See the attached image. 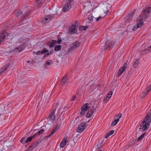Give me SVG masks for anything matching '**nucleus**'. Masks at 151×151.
<instances>
[{"instance_id": "obj_1", "label": "nucleus", "mask_w": 151, "mask_h": 151, "mask_svg": "<svg viewBox=\"0 0 151 151\" xmlns=\"http://www.w3.org/2000/svg\"><path fill=\"white\" fill-rule=\"evenodd\" d=\"M60 103V101H58L56 104H54L52 107V112L49 116V117L50 118V120L52 121H54L55 119V111L57 109L58 110L60 109V108L58 107Z\"/></svg>"}, {"instance_id": "obj_2", "label": "nucleus", "mask_w": 151, "mask_h": 151, "mask_svg": "<svg viewBox=\"0 0 151 151\" xmlns=\"http://www.w3.org/2000/svg\"><path fill=\"white\" fill-rule=\"evenodd\" d=\"M146 119H144L142 122H141L140 125L139 129H143V131H145L147 130L149 127L150 124L149 122H147L146 121Z\"/></svg>"}, {"instance_id": "obj_3", "label": "nucleus", "mask_w": 151, "mask_h": 151, "mask_svg": "<svg viewBox=\"0 0 151 151\" xmlns=\"http://www.w3.org/2000/svg\"><path fill=\"white\" fill-rule=\"evenodd\" d=\"M151 13V7H149L142 11L140 14V16H142V19H145L147 17L148 14Z\"/></svg>"}, {"instance_id": "obj_4", "label": "nucleus", "mask_w": 151, "mask_h": 151, "mask_svg": "<svg viewBox=\"0 0 151 151\" xmlns=\"http://www.w3.org/2000/svg\"><path fill=\"white\" fill-rule=\"evenodd\" d=\"M89 104L88 103H86L83 105L81 107V111L80 112V114L81 116L84 115L86 111L88 110L89 107Z\"/></svg>"}, {"instance_id": "obj_5", "label": "nucleus", "mask_w": 151, "mask_h": 151, "mask_svg": "<svg viewBox=\"0 0 151 151\" xmlns=\"http://www.w3.org/2000/svg\"><path fill=\"white\" fill-rule=\"evenodd\" d=\"M115 44V43L112 41L107 40L106 42V44L104 47V49L106 50L108 48L111 49Z\"/></svg>"}, {"instance_id": "obj_6", "label": "nucleus", "mask_w": 151, "mask_h": 151, "mask_svg": "<svg viewBox=\"0 0 151 151\" xmlns=\"http://www.w3.org/2000/svg\"><path fill=\"white\" fill-rule=\"evenodd\" d=\"M86 127V123L84 122H82L78 126L77 132L81 133L83 131Z\"/></svg>"}, {"instance_id": "obj_7", "label": "nucleus", "mask_w": 151, "mask_h": 151, "mask_svg": "<svg viewBox=\"0 0 151 151\" xmlns=\"http://www.w3.org/2000/svg\"><path fill=\"white\" fill-rule=\"evenodd\" d=\"M127 66V63H124L122 67L119 70L118 72V76H119L126 69Z\"/></svg>"}, {"instance_id": "obj_8", "label": "nucleus", "mask_w": 151, "mask_h": 151, "mask_svg": "<svg viewBox=\"0 0 151 151\" xmlns=\"http://www.w3.org/2000/svg\"><path fill=\"white\" fill-rule=\"evenodd\" d=\"M8 36V33L5 31H2L0 34V43L4 41L6 36Z\"/></svg>"}, {"instance_id": "obj_9", "label": "nucleus", "mask_w": 151, "mask_h": 151, "mask_svg": "<svg viewBox=\"0 0 151 151\" xmlns=\"http://www.w3.org/2000/svg\"><path fill=\"white\" fill-rule=\"evenodd\" d=\"M80 45V42L78 41H76L74 42L71 45L70 47L69 48L70 50L71 51L73 49L78 47Z\"/></svg>"}, {"instance_id": "obj_10", "label": "nucleus", "mask_w": 151, "mask_h": 151, "mask_svg": "<svg viewBox=\"0 0 151 151\" xmlns=\"http://www.w3.org/2000/svg\"><path fill=\"white\" fill-rule=\"evenodd\" d=\"M134 15V13H132L128 14V15L127 16L124 18L126 22L128 23L130 22V21H132Z\"/></svg>"}, {"instance_id": "obj_11", "label": "nucleus", "mask_w": 151, "mask_h": 151, "mask_svg": "<svg viewBox=\"0 0 151 151\" xmlns=\"http://www.w3.org/2000/svg\"><path fill=\"white\" fill-rule=\"evenodd\" d=\"M94 106H92L91 107V109L90 111H88L87 112L86 114V117L89 118L91 117L92 114L94 112Z\"/></svg>"}, {"instance_id": "obj_12", "label": "nucleus", "mask_w": 151, "mask_h": 151, "mask_svg": "<svg viewBox=\"0 0 151 151\" xmlns=\"http://www.w3.org/2000/svg\"><path fill=\"white\" fill-rule=\"evenodd\" d=\"M69 29L71 34L76 33L77 32L76 26L75 25L70 26Z\"/></svg>"}, {"instance_id": "obj_13", "label": "nucleus", "mask_w": 151, "mask_h": 151, "mask_svg": "<svg viewBox=\"0 0 151 151\" xmlns=\"http://www.w3.org/2000/svg\"><path fill=\"white\" fill-rule=\"evenodd\" d=\"M68 79L66 76H64L61 80L60 84L62 86H64L68 83Z\"/></svg>"}, {"instance_id": "obj_14", "label": "nucleus", "mask_w": 151, "mask_h": 151, "mask_svg": "<svg viewBox=\"0 0 151 151\" xmlns=\"http://www.w3.org/2000/svg\"><path fill=\"white\" fill-rule=\"evenodd\" d=\"M68 142V140L67 138H64L61 142L60 146L62 148Z\"/></svg>"}, {"instance_id": "obj_15", "label": "nucleus", "mask_w": 151, "mask_h": 151, "mask_svg": "<svg viewBox=\"0 0 151 151\" xmlns=\"http://www.w3.org/2000/svg\"><path fill=\"white\" fill-rule=\"evenodd\" d=\"M140 17V19H139V21L137 23V27L140 28L141 27L143 24V20L145 19H142L143 17L141 16Z\"/></svg>"}, {"instance_id": "obj_16", "label": "nucleus", "mask_w": 151, "mask_h": 151, "mask_svg": "<svg viewBox=\"0 0 151 151\" xmlns=\"http://www.w3.org/2000/svg\"><path fill=\"white\" fill-rule=\"evenodd\" d=\"M71 8L70 4L68 3L65 5L63 7V10L64 12L69 10Z\"/></svg>"}, {"instance_id": "obj_17", "label": "nucleus", "mask_w": 151, "mask_h": 151, "mask_svg": "<svg viewBox=\"0 0 151 151\" xmlns=\"http://www.w3.org/2000/svg\"><path fill=\"white\" fill-rule=\"evenodd\" d=\"M31 12L30 10L27 12L25 13L24 15L22 17V19L23 21L26 19L27 17H28L30 14Z\"/></svg>"}, {"instance_id": "obj_18", "label": "nucleus", "mask_w": 151, "mask_h": 151, "mask_svg": "<svg viewBox=\"0 0 151 151\" xmlns=\"http://www.w3.org/2000/svg\"><path fill=\"white\" fill-rule=\"evenodd\" d=\"M50 20L51 18L50 17H48V18H47L45 17L41 19V22L44 23H46L48 22L49 20Z\"/></svg>"}, {"instance_id": "obj_19", "label": "nucleus", "mask_w": 151, "mask_h": 151, "mask_svg": "<svg viewBox=\"0 0 151 151\" xmlns=\"http://www.w3.org/2000/svg\"><path fill=\"white\" fill-rule=\"evenodd\" d=\"M9 66V65L8 64L7 65L4 66L2 67L0 70V73H1L4 72L5 70H6Z\"/></svg>"}, {"instance_id": "obj_20", "label": "nucleus", "mask_w": 151, "mask_h": 151, "mask_svg": "<svg viewBox=\"0 0 151 151\" xmlns=\"http://www.w3.org/2000/svg\"><path fill=\"white\" fill-rule=\"evenodd\" d=\"M36 134H34L32 136L28 137L26 141L25 142L27 144H29V142H30L32 139H35L36 137Z\"/></svg>"}, {"instance_id": "obj_21", "label": "nucleus", "mask_w": 151, "mask_h": 151, "mask_svg": "<svg viewBox=\"0 0 151 151\" xmlns=\"http://www.w3.org/2000/svg\"><path fill=\"white\" fill-rule=\"evenodd\" d=\"M147 119L146 120V121L147 122H149L150 124L151 122V115L149 113H148L146 117H145L144 119Z\"/></svg>"}, {"instance_id": "obj_22", "label": "nucleus", "mask_w": 151, "mask_h": 151, "mask_svg": "<svg viewBox=\"0 0 151 151\" xmlns=\"http://www.w3.org/2000/svg\"><path fill=\"white\" fill-rule=\"evenodd\" d=\"M37 146V145H36L35 143H32L31 145L28 149V150L29 151H32Z\"/></svg>"}, {"instance_id": "obj_23", "label": "nucleus", "mask_w": 151, "mask_h": 151, "mask_svg": "<svg viewBox=\"0 0 151 151\" xmlns=\"http://www.w3.org/2000/svg\"><path fill=\"white\" fill-rule=\"evenodd\" d=\"M48 61L50 62H45L44 64V67L45 68H47L49 65H51V64L53 62L51 60H49Z\"/></svg>"}, {"instance_id": "obj_24", "label": "nucleus", "mask_w": 151, "mask_h": 151, "mask_svg": "<svg viewBox=\"0 0 151 151\" xmlns=\"http://www.w3.org/2000/svg\"><path fill=\"white\" fill-rule=\"evenodd\" d=\"M114 132V131L113 130H111L108 133H107L106 134H105V138H108V136H110Z\"/></svg>"}, {"instance_id": "obj_25", "label": "nucleus", "mask_w": 151, "mask_h": 151, "mask_svg": "<svg viewBox=\"0 0 151 151\" xmlns=\"http://www.w3.org/2000/svg\"><path fill=\"white\" fill-rule=\"evenodd\" d=\"M45 131V129H42L40 130L37 132H36V133L35 134H36V137L38 135H40L41 134H43V132Z\"/></svg>"}, {"instance_id": "obj_26", "label": "nucleus", "mask_w": 151, "mask_h": 151, "mask_svg": "<svg viewBox=\"0 0 151 151\" xmlns=\"http://www.w3.org/2000/svg\"><path fill=\"white\" fill-rule=\"evenodd\" d=\"M119 121V118L115 119L111 123V126H115L116 124Z\"/></svg>"}, {"instance_id": "obj_27", "label": "nucleus", "mask_w": 151, "mask_h": 151, "mask_svg": "<svg viewBox=\"0 0 151 151\" xmlns=\"http://www.w3.org/2000/svg\"><path fill=\"white\" fill-rule=\"evenodd\" d=\"M56 42L54 40H52V43H50V44L49 45V46L50 48L53 47L55 46L56 44Z\"/></svg>"}, {"instance_id": "obj_28", "label": "nucleus", "mask_w": 151, "mask_h": 151, "mask_svg": "<svg viewBox=\"0 0 151 151\" xmlns=\"http://www.w3.org/2000/svg\"><path fill=\"white\" fill-rule=\"evenodd\" d=\"M104 142V140L103 139L101 140L100 139L99 141V145H98L97 147V148H99L102 145V144Z\"/></svg>"}, {"instance_id": "obj_29", "label": "nucleus", "mask_w": 151, "mask_h": 151, "mask_svg": "<svg viewBox=\"0 0 151 151\" xmlns=\"http://www.w3.org/2000/svg\"><path fill=\"white\" fill-rule=\"evenodd\" d=\"M25 44V42H23L21 45L18 46L19 47V48L20 50V51H23L24 48V45Z\"/></svg>"}, {"instance_id": "obj_30", "label": "nucleus", "mask_w": 151, "mask_h": 151, "mask_svg": "<svg viewBox=\"0 0 151 151\" xmlns=\"http://www.w3.org/2000/svg\"><path fill=\"white\" fill-rule=\"evenodd\" d=\"M149 93L148 92H147V91L145 90L141 94V96L142 98H144Z\"/></svg>"}, {"instance_id": "obj_31", "label": "nucleus", "mask_w": 151, "mask_h": 151, "mask_svg": "<svg viewBox=\"0 0 151 151\" xmlns=\"http://www.w3.org/2000/svg\"><path fill=\"white\" fill-rule=\"evenodd\" d=\"M61 46L60 45H57L55 47L54 50L56 51H58L61 49Z\"/></svg>"}, {"instance_id": "obj_32", "label": "nucleus", "mask_w": 151, "mask_h": 151, "mask_svg": "<svg viewBox=\"0 0 151 151\" xmlns=\"http://www.w3.org/2000/svg\"><path fill=\"white\" fill-rule=\"evenodd\" d=\"M112 92L110 91L109 93H108L106 96V97L108 98V99H109L111 97V96L112 94Z\"/></svg>"}, {"instance_id": "obj_33", "label": "nucleus", "mask_w": 151, "mask_h": 151, "mask_svg": "<svg viewBox=\"0 0 151 151\" xmlns=\"http://www.w3.org/2000/svg\"><path fill=\"white\" fill-rule=\"evenodd\" d=\"M146 134V132H145L144 133L142 134L141 136H140L137 139V141H139L140 140L142 139L144 137L145 135Z\"/></svg>"}, {"instance_id": "obj_34", "label": "nucleus", "mask_w": 151, "mask_h": 151, "mask_svg": "<svg viewBox=\"0 0 151 151\" xmlns=\"http://www.w3.org/2000/svg\"><path fill=\"white\" fill-rule=\"evenodd\" d=\"M139 63L138 59H137L136 61H134L133 64V66L134 68H136Z\"/></svg>"}, {"instance_id": "obj_35", "label": "nucleus", "mask_w": 151, "mask_h": 151, "mask_svg": "<svg viewBox=\"0 0 151 151\" xmlns=\"http://www.w3.org/2000/svg\"><path fill=\"white\" fill-rule=\"evenodd\" d=\"M15 13L16 15L17 16H19L22 14L21 12L19 10H17Z\"/></svg>"}, {"instance_id": "obj_36", "label": "nucleus", "mask_w": 151, "mask_h": 151, "mask_svg": "<svg viewBox=\"0 0 151 151\" xmlns=\"http://www.w3.org/2000/svg\"><path fill=\"white\" fill-rule=\"evenodd\" d=\"M48 52V50L46 49L45 48H44L43 50L41 51V53L43 54L44 53H47Z\"/></svg>"}, {"instance_id": "obj_37", "label": "nucleus", "mask_w": 151, "mask_h": 151, "mask_svg": "<svg viewBox=\"0 0 151 151\" xmlns=\"http://www.w3.org/2000/svg\"><path fill=\"white\" fill-rule=\"evenodd\" d=\"M42 0H36V2L37 3L36 5L38 6L41 3Z\"/></svg>"}, {"instance_id": "obj_38", "label": "nucleus", "mask_w": 151, "mask_h": 151, "mask_svg": "<svg viewBox=\"0 0 151 151\" xmlns=\"http://www.w3.org/2000/svg\"><path fill=\"white\" fill-rule=\"evenodd\" d=\"M151 89V85H149L147 88H146L145 90L147 91V92H148V93Z\"/></svg>"}, {"instance_id": "obj_39", "label": "nucleus", "mask_w": 151, "mask_h": 151, "mask_svg": "<svg viewBox=\"0 0 151 151\" xmlns=\"http://www.w3.org/2000/svg\"><path fill=\"white\" fill-rule=\"evenodd\" d=\"M85 26H81L79 28V30L81 31H82L83 30H86L85 28Z\"/></svg>"}, {"instance_id": "obj_40", "label": "nucleus", "mask_w": 151, "mask_h": 151, "mask_svg": "<svg viewBox=\"0 0 151 151\" xmlns=\"http://www.w3.org/2000/svg\"><path fill=\"white\" fill-rule=\"evenodd\" d=\"M87 19L89 21H91L93 19V17L91 15H89L88 16V17L87 18Z\"/></svg>"}, {"instance_id": "obj_41", "label": "nucleus", "mask_w": 151, "mask_h": 151, "mask_svg": "<svg viewBox=\"0 0 151 151\" xmlns=\"http://www.w3.org/2000/svg\"><path fill=\"white\" fill-rule=\"evenodd\" d=\"M18 52H21L22 51H20V49L19 48V47H16L14 50V51H17L18 52Z\"/></svg>"}, {"instance_id": "obj_42", "label": "nucleus", "mask_w": 151, "mask_h": 151, "mask_svg": "<svg viewBox=\"0 0 151 151\" xmlns=\"http://www.w3.org/2000/svg\"><path fill=\"white\" fill-rule=\"evenodd\" d=\"M26 138V137H23V138H22L20 140V142L22 143H23V142Z\"/></svg>"}, {"instance_id": "obj_43", "label": "nucleus", "mask_w": 151, "mask_h": 151, "mask_svg": "<svg viewBox=\"0 0 151 151\" xmlns=\"http://www.w3.org/2000/svg\"><path fill=\"white\" fill-rule=\"evenodd\" d=\"M62 40L60 38H58V40L57 42L58 44H60L62 42Z\"/></svg>"}, {"instance_id": "obj_44", "label": "nucleus", "mask_w": 151, "mask_h": 151, "mask_svg": "<svg viewBox=\"0 0 151 151\" xmlns=\"http://www.w3.org/2000/svg\"><path fill=\"white\" fill-rule=\"evenodd\" d=\"M106 7L105 6H104L103 7V8L104 9V8H105V9H103V11L105 13L106 12H107L108 11V9L107 7Z\"/></svg>"}, {"instance_id": "obj_45", "label": "nucleus", "mask_w": 151, "mask_h": 151, "mask_svg": "<svg viewBox=\"0 0 151 151\" xmlns=\"http://www.w3.org/2000/svg\"><path fill=\"white\" fill-rule=\"evenodd\" d=\"M116 116H117L118 117H119L118 118H119V119L122 117V114H118Z\"/></svg>"}, {"instance_id": "obj_46", "label": "nucleus", "mask_w": 151, "mask_h": 151, "mask_svg": "<svg viewBox=\"0 0 151 151\" xmlns=\"http://www.w3.org/2000/svg\"><path fill=\"white\" fill-rule=\"evenodd\" d=\"M33 53L36 54V55H39L40 53H41V51H38L37 52H33Z\"/></svg>"}, {"instance_id": "obj_47", "label": "nucleus", "mask_w": 151, "mask_h": 151, "mask_svg": "<svg viewBox=\"0 0 151 151\" xmlns=\"http://www.w3.org/2000/svg\"><path fill=\"white\" fill-rule=\"evenodd\" d=\"M54 133L53 132H51V133L49 134L47 137L49 138Z\"/></svg>"}, {"instance_id": "obj_48", "label": "nucleus", "mask_w": 151, "mask_h": 151, "mask_svg": "<svg viewBox=\"0 0 151 151\" xmlns=\"http://www.w3.org/2000/svg\"><path fill=\"white\" fill-rule=\"evenodd\" d=\"M54 133L53 132H51V133L49 134L47 137L49 138Z\"/></svg>"}, {"instance_id": "obj_49", "label": "nucleus", "mask_w": 151, "mask_h": 151, "mask_svg": "<svg viewBox=\"0 0 151 151\" xmlns=\"http://www.w3.org/2000/svg\"><path fill=\"white\" fill-rule=\"evenodd\" d=\"M101 18H102V17H101V16H99V17H98V18H96V21H97V22L98 21L100 20Z\"/></svg>"}, {"instance_id": "obj_50", "label": "nucleus", "mask_w": 151, "mask_h": 151, "mask_svg": "<svg viewBox=\"0 0 151 151\" xmlns=\"http://www.w3.org/2000/svg\"><path fill=\"white\" fill-rule=\"evenodd\" d=\"M76 98V96L74 95L71 99V101H74Z\"/></svg>"}, {"instance_id": "obj_51", "label": "nucleus", "mask_w": 151, "mask_h": 151, "mask_svg": "<svg viewBox=\"0 0 151 151\" xmlns=\"http://www.w3.org/2000/svg\"><path fill=\"white\" fill-rule=\"evenodd\" d=\"M60 126V125L59 124H56V127L54 128L55 129H56V130H57L58 128V127H59Z\"/></svg>"}, {"instance_id": "obj_52", "label": "nucleus", "mask_w": 151, "mask_h": 151, "mask_svg": "<svg viewBox=\"0 0 151 151\" xmlns=\"http://www.w3.org/2000/svg\"><path fill=\"white\" fill-rule=\"evenodd\" d=\"M57 130L56 129H53L52 131V132H53V133H54L55 132L57 131Z\"/></svg>"}, {"instance_id": "obj_53", "label": "nucleus", "mask_w": 151, "mask_h": 151, "mask_svg": "<svg viewBox=\"0 0 151 151\" xmlns=\"http://www.w3.org/2000/svg\"><path fill=\"white\" fill-rule=\"evenodd\" d=\"M108 98L106 97H105V98L104 99V101H105V102H106V101H108Z\"/></svg>"}, {"instance_id": "obj_54", "label": "nucleus", "mask_w": 151, "mask_h": 151, "mask_svg": "<svg viewBox=\"0 0 151 151\" xmlns=\"http://www.w3.org/2000/svg\"><path fill=\"white\" fill-rule=\"evenodd\" d=\"M138 28V27H134L132 29L133 31H135L136 30H137V29Z\"/></svg>"}, {"instance_id": "obj_55", "label": "nucleus", "mask_w": 151, "mask_h": 151, "mask_svg": "<svg viewBox=\"0 0 151 151\" xmlns=\"http://www.w3.org/2000/svg\"><path fill=\"white\" fill-rule=\"evenodd\" d=\"M36 145H37V146H38V145L40 144L38 142V141H36L34 142Z\"/></svg>"}, {"instance_id": "obj_56", "label": "nucleus", "mask_w": 151, "mask_h": 151, "mask_svg": "<svg viewBox=\"0 0 151 151\" xmlns=\"http://www.w3.org/2000/svg\"><path fill=\"white\" fill-rule=\"evenodd\" d=\"M37 141H38V142L39 143H40L41 142V140L40 139H38V140Z\"/></svg>"}, {"instance_id": "obj_57", "label": "nucleus", "mask_w": 151, "mask_h": 151, "mask_svg": "<svg viewBox=\"0 0 151 151\" xmlns=\"http://www.w3.org/2000/svg\"><path fill=\"white\" fill-rule=\"evenodd\" d=\"M73 1V0H69V3L70 4Z\"/></svg>"}, {"instance_id": "obj_58", "label": "nucleus", "mask_w": 151, "mask_h": 151, "mask_svg": "<svg viewBox=\"0 0 151 151\" xmlns=\"http://www.w3.org/2000/svg\"><path fill=\"white\" fill-rule=\"evenodd\" d=\"M85 29L86 30V29L88 28V26H85Z\"/></svg>"}, {"instance_id": "obj_59", "label": "nucleus", "mask_w": 151, "mask_h": 151, "mask_svg": "<svg viewBox=\"0 0 151 151\" xmlns=\"http://www.w3.org/2000/svg\"><path fill=\"white\" fill-rule=\"evenodd\" d=\"M50 53H47V54H45V55H46V56H48V55H50Z\"/></svg>"}, {"instance_id": "obj_60", "label": "nucleus", "mask_w": 151, "mask_h": 151, "mask_svg": "<svg viewBox=\"0 0 151 151\" xmlns=\"http://www.w3.org/2000/svg\"><path fill=\"white\" fill-rule=\"evenodd\" d=\"M49 53H50V54H53V51H51Z\"/></svg>"}, {"instance_id": "obj_61", "label": "nucleus", "mask_w": 151, "mask_h": 151, "mask_svg": "<svg viewBox=\"0 0 151 151\" xmlns=\"http://www.w3.org/2000/svg\"><path fill=\"white\" fill-rule=\"evenodd\" d=\"M47 57V56L46 55H45L43 57V59L46 58Z\"/></svg>"}, {"instance_id": "obj_62", "label": "nucleus", "mask_w": 151, "mask_h": 151, "mask_svg": "<svg viewBox=\"0 0 151 151\" xmlns=\"http://www.w3.org/2000/svg\"><path fill=\"white\" fill-rule=\"evenodd\" d=\"M27 63H30V61H27Z\"/></svg>"}, {"instance_id": "obj_63", "label": "nucleus", "mask_w": 151, "mask_h": 151, "mask_svg": "<svg viewBox=\"0 0 151 151\" xmlns=\"http://www.w3.org/2000/svg\"><path fill=\"white\" fill-rule=\"evenodd\" d=\"M98 151H102V150H100Z\"/></svg>"}, {"instance_id": "obj_64", "label": "nucleus", "mask_w": 151, "mask_h": 151, "mask_svg": "<svg viewBox=\"0 0 151 151\" xmlns=\"http://www.w3.org/2000/svg\"><path fill=\"white\" fill-rule=\"evenodd\" d=\"M150 48L151 49V46H150Z\"/></svg>"}]
</instances>
